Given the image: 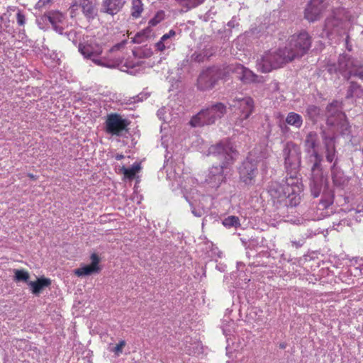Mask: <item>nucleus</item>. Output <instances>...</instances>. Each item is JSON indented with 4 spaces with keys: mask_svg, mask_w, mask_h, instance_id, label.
Segmentation results:
<instances>
[{
    "mask_svg": "<svg viewBox=\"0 0 363 363\" xmlns=\"http://www.w3.org/2000/svg\"><path fill=\"white\" fill-rule=\"evenodd\" d=\"M302 191L303 184L299 180H291L288 177L285 183L272 182L268 186L272 206L283 217L294 212V208L300 203Z\"/></svg>",
    "mask_w": 363,
    "mask_h": 363,
    "instance_id": "obj_1",
    "label": "nucleus"
},
{
    "mask_svg": "<svg viewBox=\"0 0 363 363\" xmlns=\"http://www.w3.org/2000/svg\"><path fill=\"white\" fill-rule=\"evenodd\" d=\"M238 152L228 140L220 141L208 148V155L216 157L220 164L209 169L206 181L212 187H218L227 180V176L238 156Z\"/></svg>",
    "mask_w": 363,
    "mask_h": 363,
    "instance_id": "obj_2",
    "label": "nucleus"
},
{
    "mask_svg": "<svg viewBox=\"0 0 363 363\" xmlns=\"http://www.w3.org/2000/svg\"><path fill=\"white\" fill-rule=\"evenodd\" d=\"M267 157L266 150L262 151L261 147L252 150L238 167L240 182L247 186L254 185L256 177L258 174L257 163Z\"/></svg>",
    "mask_w": 363,
    "mask_h": 363,
    "instance_id": "obj_3",
    "label": "nucleus"
},
{
    "mask_svg": "<svg viewBox=\"0 0 363 363\" xmlns=\"http://www.w3.org/2000/svg\"><path fill=\"white\" fill-rule=\"evenodd\" d=\"M227 113V106L223 103L216 102L201 109L189 122L192 127H201L214 124Z\"/></svg>",
    "mask_w": 363,
    "mask_h": 363,
    "instance_id": "obj_4",
    "label": "nucleus"
},
{
    "mask_svg": "<svg viewBox=\"0 0 363 363\" xmlns=\"http://www.w3.org/2000/svg\"><path fill=\"white\" fill-rule=\"evenodd\" d=\"M293 61L285 48L275 51H268L257 61V69L263 73H268L278 69L284 65Z\"/></svg>",
    "mask_w": 363,
    "mask_h": 363,
    "instance_id": "obj_5",
    "label": "nucleus"
},
{
    "mask_svg": "<svg viewBox=\"0 0 363 363\" xmlns=\"http://www.w3.org/2000/svg\"><path fill=\"white\" fill-rule=\"evenodd\" d=\"M310 189L311 195L314 198H317L321 194V199L318 203L319 209H327L333 203V192L329 189L327 179L323 174L317 173L312 175L310 182Z\"/></svg>",
    "mask_w": 363,
    "mask_h": 363,
    "instance_id": "obj_6",
    "label": "nucleus"
},
{
    "mask_svg": "<svg viewBox=\"0 0 363 363\" xmlns=\"http://www.w3.org/2000/svg\"><path fill=\"white\" fill-rule=\"evenodd\" d=\"M284 166L288 179L299 180L297 175L301 162V151L300 147L293 142H288L283 150Z\"/></svg>",
    "mask_w": 363,
    "mask_h": 363,
    "instance_id": "obj_7",
    "label": "nucleus"
},
{
    "mask_svg": "<svg viewBox=\"0 0 363 363\" xmlns=\"http://www.w3.org/2000/svg\"><path fill=\"white\" fill-rule=\"evenodd\" d=\"M337 69L346 80L354 77L363 81V60L349 54L340 55Z\"/></svg>",
    "mask_w": 363,
    "mask_h": 363,
    "instance_id": "obj_8",
    "label": "nucleus"
},
{
    "mask_svg": "<svg viewBox=\"0 0 363 363\" xmlns=\"http://www.w3.org/2000/svg\"><path fill=\"white\" fill-rule=\"evenodd\" d=\"M312 45V38L309 33L302 30L291 36L285 47L292 60L301 58L308 53Z\"/></svg>",
    "mask_w": 363,
    "mask_h": 363,
    "instance_id": "obj_9",
    "label": "nucleus"
},
{
    "mask_svg": "<svg viewBox=\"0 0 363 363\" xmlns=\"http://www.w3.org/2000/svg\"><path fill=\"white\" fill-rule=\"evenodd\" d=\"M78 50L85 59L91 60L96 65L112 67L110 62H105V59L101 57L103 52L102 46L94 39H84L83 42L79 43Z\"/></svg>",
    "mask_w": 363,
    "mask_h": 363,
    "instance_id": "obj_10",
    "label": "nucleus"
},
{
    "mask_svg": "<svg viewBox=\"0 0 363 363\" xmlns=\"http://www.w3.org/2000/svg\"><path fill=\"white\" fill-rule=\"evenodd\" d=\"M225 75V72L218 67H210L203 70L197 79V88L202 91L215 88L218 81Z\"/></svg>",
    "mask_w": 363,
    "mask_h": 363,
    "instance_id": "obj_11",
    "label": "nucleus"
},
{
    "mask_svg": "<svg viewBox=\"0 0 363 363\" xmlns=\"http://www.w3.org/2000/svg\"><path fill=\"white\" fill-rule=\"evenodd\" d=\"M130 121L123 118L120 114L114 113L107 116L105 123V131L111 135L123 136L128 131Z\"/></svg>",
    "mask_w": 363,
    "mask_h": 363,
    "instance_id": "obj_12",
    "label": "nucleus"
},
{
    "mask_svg": "<svg viewBox=\"0 0 363 363\" xmlns=\"http://www.w3.org/2000/svg\"><path fill=\"white\" fill-rule=\"evenodd\" d=\"M342 109V102L337 100H333L327 106L325 110L327 125L333 127L342 124L347 126L346 115Z\"/></svg>",
    "mask_w": 363,
    "mask_h": 363,
    "instance_id": "obj_13",
    "label": "nucleus"
},
{
    "mask_svg": "<svg viewBox=\"0 0 363 363\" xmlns=\"http://www.w3.org/2000/svg\"><path fill=\"white\" fill-rule=\"evenodd\" d=\"M320 136L327 162L330 163L333 162V164H337L338 159L337 157L336 137L335 134L330 133L325 129H322Z\"/></svg>",
    "mask_w": 363,
    "mask_h": 363,
    "instance_id": "obj_14",
    "label": "nucleus"
},
{
    "mask_svg": "<svg viewBox=\"0 0 363 363\" xmlns=\"http://www.w3.org/2000/svg\"><path fill=\"white\" fill-rule=\"evenodd\" d=\"M230 106L239 109L240 116L236 123L242 126H244L243 121H247L255 110L254 100L249 96L234 99Z\"/></svg>",
    "mask_w": 363,
    "mask_h": 363,
    "instance_id": "obj_15",
    "label": "nucleus"
},
{
    "mask_svg": "<svg viewBox=\"0 0 363 363\" xmlns=\"http://www.w3.org/2000/svg\"><path fill=\"white\" fill-rule=\"evenodd\" d=\"M228 72L234 74L235 77L245 84L258 83L260 82L258 79L259 77L257 74L250 69L239 63L228 65Z\"/></svg>",
    "mask_w": 363,
    "mask_h": 363,
    "instance_id": "obj_16",
    "label": "nucleus"
},
{
    "mask_svg": "<svg viewBox=\"0 0 363 363\" xmlns=\"http://www.w3.org/2000/svg\"><path fill=\"white\" fill-rule=\"evenodd\" d=\"M65 16L58 11H50L41 17L44 22L48 21L55 31L60 35L63 34L64 28L62 24L64 23Z\"/></svg>",
    "mask_w": 363,
    "mask_h": 363,
    "instance_id": "obj_17",
    "label": "nucleus"
},
{
    "mask_svg": "<svg viewBox=\"0 0 363 363\" xmlns=\"http://www.w3.org/2000/svg\"><path fill=\"white\" fill-rule=\"evenodd\" d=\"M126 4V0H102L100 12L113 16L121 12Z\"/></svg>",
    "mask_w": 363,
    "mask_h": 363,
    "instance_id": "obj_18",
    "label": "nucleus"
},
{
    "mask_svg": "<svg viewBox=\"0 0 363 363\" xmlns=\"http://www.w3.org/2000/svg\"><path fill=\"white\" fill-rule=\"evenodd\" d=\"M324 9L322 0H311L305 9V18L310 22L318 20Z\"/></svg>",
    "mask_w": 363,
    "mask_h": 363,
    "instance_id": "obj_19",
    "label": "nucleus"
},
{
    "mask_svg": "<svg viewBox=\"0 0 363 363\" xmlns=\"http://www.w3.org/2000/svg\"><path fill=\"white\" fill-rule=\"evenodd\" d=\"M331 176L334 185L343 189L348 183L349 179L336 164L331 166Z\"/></svg>",
    "mask_w": 363,
    "mask_h": 363,
    "instance_id": "obj_20",
    "label": "nucleus"
},
{
    "mask_svg": "<svg viewBox=\"0 0 363 363\" xmlns=\"http://www.w3.org/2000/svg\"><path fill=\"white\" fill-rule=\"evenodd\" d=\"M347 89L345 99L347 100L362 98L363 96V86L358 82L351 80H347Z\"/></svg>",
    "mask_w": 363,
    "mask_h": 363,
    "instance_id": "obj_21",
    "label": "nucleus"
},
{
    "mask_svg": "<svg viewBox=\"0 0 363 363\" xmlns=\"http://www.w3.org/2000/svg\"><path fill=\"white\" fill-rule=\"evenodd\" d=\"M79 7L82 9L83 15L89 22L93 21L98 15V9L94 1L79 4Z\"/></svg>",
    "mask_w": 363,
    "mask_h": 363,
    "instance_id": "obj_22",
    "label": "nucleus"
},
{
    "mask_svg": "<svg viewBox=\"0 0 363 363\" xmlns=\"http://www.w3.org/2000/svg\"><path fill=\"white\" fill-rule=\"evenodd\" d=\"M318 135L315 131H310L304 140L305 151L308 154L318 152L316 147L318 145Z\"/></svg>",
    "mask_w": 363,
    "mask_h": 363,
    "instance_id": "obj_23",
    "label": "nucleus"
},
{
    "mask_svg": "<svg viewBox=\"0 0 363 363\" xmlns=\"http://www.w3.org/2000/svg\"><path fill=\"white\" fill-rule=\"evenodd\" d=\"M50 284L51 280L43 277L38 278L35 281L28 282V286L30 287L32 293L35 295H38L43 289L49 287Z\"/></svg>",
    "mask_w": 363,
    "mask_h": 363,
    "instance_id": "obj_24",
    "label": "nucleus"
},
{
    "mask_svg": "<svg viewBox=\"0 0 363 363\" xmlns=\"http://www.w3.org/2000/svg\"><path fill=\"white\" fill-rule=\"evenodd\" d=\"M310 160L313 162V165L311 167L312 175L314 174H322V167L321 163L323 161V156L319 154L318 152H314L313 153L308 154Z\"/></svg>",
    "mask_w": 363,
    "mask_h": 363,
    "instance_id": "obj_25",
    "label": "nucleus"
},
{
    "mask_svg": "<svg viewBox=\"0 0 363 363\" xmlns=\"http://www.w3.org/2000/svg\"><path fill=\"white\" fill-rule=\"evenodd\" d=\"M141 169L140 163L135 162L131 167L126 168L123 166L120 169V172L123 174L124 177L125 179H128L129 180H132L135 178L136 174Z\"/></svg>",
    "mask_w": 363,
    "mask_h": 363,
    "instance_id": "obj_26",
    "label": "nucleus"
},
{
    "mask_svg": "<svg viewBox=\"0 0 363 363\" xmlns=\"http://www.w3.org/2000/svg\"><path fill=\"white\" fill-rule=\"evenodd\" d=\"M100 271L101 267H94V266H91V264H86L74 270V274L77 277H80L99 273Z\"/></svg>",
    "mask_w": 363,
    "mask_h": 363,
    "instance_id": "obj_27",
    "label": "nucleus"
},
{
    "mask_svg": "<svg viewBox=\"0 0 363 363\" xmlns=\"http://www.w3.org/2000/svg\"><path fill=\"white\" fill-rule=\"evenodd\" d=\"M285 122L287 125L299 129L303 125V118L298 113L290 112L288 113Z\"/></svg>",
    "mask_w": 363,
    "mask_h": 363,
    "instance_id": "obj_28",
    "label": "nucleus"
},
{
    "mask_svg": "<svg viewBox=\"0 0 363 363\" xmlns=\"http://www.w3.org/2000/svg\"><path fill=\"white\" fill-rule=\"evenodd\" d=\"M321 109L315 105H308L306 108V113L309 120L315 123L321 115Z\"/></svg>",
    "mask_w": 363,
    "mask_h": 363,
    "instance_id": "obj_29",
    "label": "nucleus"
},
{
    "mask_svg": "<svg viewBox=\"0 0 363 363\" xmlns=\"http://www.w3.org/2000/svg\"><path fill=\"white\" fill-rule=\"evenodd\" d=\"M133 54L137 58H149L152 55L153 52L150 48L145 46L135 48Z\"/></svg>",
    "mask_w": 363,
    "mask_h": 363,
    "instance_id": "obj_30",
    "label": "nucleus"
},
{
    "mask_svg": "<svg viewBox=\"0 0 363 363\" xmlns=\"http://www.w3.org/2000/svg\"><path fill=\"white\" fill-rule=\"evenodd\" d=\"M150 27L151 26H149L143 30L137 33L135 37L133 38L132 42L134 43H142L148 38H150L152 33V29Z\"/></svg>",
    "mask_w": 363,
    "mask_h": 363,
    "instance_id": "obj_31",
    "label": "nucleus"
},
{
    "mask_svg": "<svg viewBox=\"0 0 363 363\" xmlns=\"http://www.w3.org/2000/svg\"><path fill=\"white\" fill-rule=\"evenodd\" d=\"M222 223L225 227L228 228H237L240 226V219L238 216H229L225 218L222 220Z\"/></svg>",
    "mask_w": 363,
    "mask_h": 363,
    "instance_id": "obj_32",
    "label": "nucleus"
},
{
    "mask_svg": "<svg viewBox=\"0 0 363 363\" xmlns=\"http://www.w3.org/2000/svg\"><path fill=\"white\" fill-rule=\"evenodd\" d=\"M143 11V4L141 0H132V16L138 18Z\"/></svg>",
    "mask_w": 363,
    "mask_h": 363,
    "instance_id": "obj_33",
    "label": "nucleus"
},
{
    "mask_svg": "<svg viewBox=\"0 0 363 363\" xmlns=\"http://www.w3.org/2000/svg\"><path fill=\"white\" fill-rule=\"evenodd\" d=\"M14 280L16 281H23L28 284L30 275L29 273L24 269H15Z\"/></svg>",
    "mask_w": 363,
    "mask_h": 363,
    "instance_id": "obj_34",
    "label": "nucleus"
},
{
    "mask_svg": "<svg viewBox=\"0 0 363 363\" xmlns=\"http://www.w3.org/2000/svg\"><path fill=\"white\" fill-rule=\"evenodd\" d=\"M164 16H165V13H164V11L160 10V11H157L156 13V14L155 15V16L149 21V22H148L149 26H157L159 23H160L162 20H164Z\"/></svg>",
    "mask_w": 363,
    "mask_h": 363,
    "instance_id": "obj_35",
    "label": "nucleus"
},
{
    "mask_svg": "<svg viewBox=\"0 0 363 363\" xmlns=\"http://www.w3.org/2000/svg\"><path fill=\"white\" fill-rule=\"evenodd\" d=\"M191 213L196 217H201L205 213V210L202 207H196L194 203L189 202Z\"/></svg>",
    "mask_w": 363,
    "mask_h": 363,
    "instance_id": "obj_36",
    "label": "nucleus"
},
{
    "mask_svg": "<svg viewBox=\"0 0 363 363\" xmlns=\"http://www.w3.org/2000/svg\"><path fill=\"white\" fill-rule=\"evenodd\" d=\"M65 35L69 40H71L74 45L77 44V32L74 30H71L69 31L64 32Z\"/></svg>",
    "mask_w": 363,
    "mask_h": 363,
    "instance_id": "obj_37",
    "label": "nucleus"
},
{
    "mask_svg": "<svg viewBox=\"0 0 363 363\" xmlns=\"http://www.w3.org/2000/svg\"><path fill=\"white\" fill-rule=\"evenodd\" d=\"M125 345L124 340H121L111 351L113 352L117 356H118L123 352V348Z\"/></svg>",
    "mask_w": 363,
    "mask_h": 363,
    "instance_id": "obj_38",
    "label": "nucleus"
},
{
    "mask_svg": "<svg viewBox=\"0 0 363 363\" xmlns=\"http://www.w3.org/2000/svg\"><path fill=\"white\" fill-rule=\"evenodd\" d=\"M170 45L171 43H165L164 41H162L161 40H160V41L155 44L157 50L161 52L164 50L166 48H169Z\"/></svg>",
    "mask_w": 363,
    "mask_h": 363,
    "instance_id": "obj_39",
    "label": "nucleus"
},
{
    "mask_svg": "<svg viewBox=\"0 0 363 363\" xmlns=\"http://www.w3.org/2000/svg\"><path fill=\"white\" fill-rule=\"evenodd\" d=\"M206 55L203 53H196L194 52L191 55V60L196 62H202L204 61Z\"/></svg>",
    "mask_w": 363,
    "mask_h": 363,
    "instance_id": "obj_40",
    "label": "nucleus"
},
{
    "mask_svg": "<svg viewBox=\"0 0 363 363\" xmlns=\"http://www.w3.org/2000/svg\"><path fill=\"white\" fill-rule=\"evenodd\" d=\"M52 1L53 0H39L35 5V9H43L48 5L50 4Z\"/></svg>",
    "mask_w": 363,
    "mask_h": 363,
    "instance_id": "obj_41",
    "label": "nucleus"
},
{
    "mask_svg": "<svg viewBox=\"0 0 363 363\" xmlns=\"http://www.w3.org/2000/svg\"><path fill=\"white\" fill-rule=\"evenodd\" d=\"M16 20L19 26H23L26 23V17L24 14L20 11H18L16 14Z\"/></svg>",
    "mask_w": 363,
    "mask_h": 363,
    "instance_id": "obj_42",
    "label": "nucleus"
},
{
    "mask_svg": "<svg viewBox=\"0 0 363 363\" xmlns=\"http://www.w3.org/2000/svg\"><path fill=\"white\" fill-rule=\"evenodd\" d=\"M91 263L90 264L91 266H94V267H100L99 266V263L100 262V258L96 253H93L91 255Z\"/></svg>",
    "mask_w": 363,
    "mask_h": 363,
    "instance_id": "obj_43",
    "label": "nucleus"
},
{
    "mask_svg": "<svg viewBox=\"0 0 363 363\" xmlns=\"http://www.w3.org/2000/svg\"><path fill=\"white\" fill-rule=\"evenodd\" d=\"M127 43V40H123L122 42H121L120 43H117L115 45H113L111 49H110V52H114L116 50H120L121 48H124L125 45Z\"/></svg>",
    "mask_w": 363,
    "mask_h": 363,
    "instance_id": "obj_44",
    "label": "nucleus"
},
{
    "mask_svg": "<svg viewBox=\"0 0 363 363\" xmlns=\"http://www.w3.org/2000/svg\"><path fill=\"white\" fill-rule=\"evenodd\" d=\"M227 26L230 28H234L239 26V23L238 22V19L236 16H233L232 19L227 23Z\"/></svg>",
    "mask_w": 363,
    "mask_h": 363,
    "instance_id": "obj_45",
    "label": "nucleus"
},
{
    "mask_svg": "<svg viewBox=\"0 0 363 363\" xmlns=\"http://www.w3.org/2000/svg\"><path fill=\"white\" fill-rule=\"evenodd\" d=\"M333 227L337 225V230H339V229H338L339 226H340V225H350L349 220L347 219H346V218H343V219L340 220L338 223H336L335 222H333Z\"/></svg>",
    "mask_w": 363,
    "mask_h": 363,
    "instance_id": "obj_46",
    "label": "nucleus"
},
{
    "mask_svg": "<svg viewBox=\"0 0 363 363\" xmlns=\"http://www.w3.org/2000/svg\"><path fill=\"white\" fill-rule=\"evenodd\" d=\"M337 126H340V128L342 129V134H347V133H349V129H350V125L349 124L347 123V125H343L342 124H339Z\"/></svg>",
    "mask_w": 363,
    "mask_h": 363,
    "instance_id": "obj_47",
    "label": "nucleus"
},
{
    "mask_svg": "<svg viewBox=\"0 0 363 363\" xmlns=\"http://www.w3.org/2000/svg\"><path fill=\"white\" fill-rule=\"evenodd\" d=\"M279 126L283 133H286L289 131V128L284 123H280Z\"/></svg>",
    "mask_w": 363,
    "mask_h": 363,
    "instance_id": "obj_48",
    "label": "nucleus"
},
{
    "mask_svg": "<svg viewBox=\"0 0 363 363\" xmlns=\"http://www.w3.org/2000/svg\"><path fill=\"white\" fill-rule=\"evenodd\" d=\"M205 0H192L191 3V6L192 8L196 7L197 6L203 4Z\"/></svg>",
    "mask_w": 363,
    "mask_h": 363,
    "instance_id": "obj_49",
    "label": "nucleus"
},
{
    "mask_svg": "<svg viewBox=\"0 0 363 363\" xmlns=\"http://www.w3.org/2000/svg\"><path fill=\"white\" fill-rule=\"evenodd\" d=\"M177 1L179 2V3H184L186 4V6L189 8V9H191L192 8L191 6V1L192 0H176Z\"/></svg>",
    "mask_w": 363,
    "mask_h": 363,
    "instance_id": "obj_50",
    "label": "nucleus"
},
{
    "mask_svg": "<svg viewBox=\"0 0 363 363\" xmlns=\"http://www.w3.org/2000/svg\"><path fill=\"white\" fill-rule=\"evenodd\" d=\"M169 39H170V37L167 35V33H166V34L163 35L162 36V38H160V40H161L162 41H164V42H165V43H170V42L169 41Z\"/></svg>",
    "mask_w": 363,
    "mask_h": 363,
    "instance_id": "obj_51",
    "label": "nucleus"
},
{
    "mask_svg": "<svg viewBox=\"0 0 363 363\" xmlns=\"http://www.w3.org/2000/svg\"><path fill=\"white\" fill-rule=\"evenodd\" d=\"M292 245L294 246H295L296 248H298L300 247H301L303 245V242L299 240V241H292Z\"/></svg>",
    "mask_w": 363,
    "mask_h": 363,
    "instance_id": "obj_52",
    "label": "nucleus"
},
{
    "mask_svg": "<svg viewBox=\"0 0 363 363\" xmlns=\"http://www.w3.org/2000/svg\"><path fill=\"white\" fill-rule=\"evenodd\" d=\"M74 7H79V0H74L72 3L70 9H72V11H73Z\"/></svg>",
    "mask_w": 363,
    "mask_h": 363,
    "instance_id": "obj_53",
    "label": "nucleus"
},
{
    "mask_svg": "<svg viewBox=\"0 0 363 363\" xmlns=\"http://www.w3.org/2000/svg\"><path fill=\"white\" fill-rule=\"evenodd\" d=\"M167 35L170 37V38L172 37H174L175 35H176V32L174 30H170L168 33H167Z\"/></svg>",
    "mask_w": 363,
    "mask_h": 363,
    "instance_id": "obj_54",
    "label": "nucleus"
},
{
    "mask_svg": "<svg viewBox=\"0 0 363 363\" xmlns=\"http://www.w3.org/2000/svg\"><path fill=\"white\" fill-rule=\"evenodd\" d=\"M136 98H137V100H136L137 101H142L143 98V94H140L136 96Z\"/></svg>",
    "mask_w": 363,
    "mask_h": 363,
    "instance_id": "obj_55",
    "label": "nucleus"
},
{
    "mask_svg": "<svg viewBox=\"0 0 363 363\" xmlns=\"http://www.w3.org/2000/svg\"><path fill=\"white\" fill-rule=\"evenodd\" d=\"M123 157H124V156L123 155H117L116 156V159L118 160H120L123 159Z\"/></svg>",
    "mask_w": 363,
    "mask_h": 363,
    "instance_id": "obj_56",
    "label": "nucleus"
},
{
    "mask_svg": "<svg viewBox=\"0 0 363 363\" xmlns=\"http://www.w3.org/2000/svg\"><path fill=\"white\" fill-rule=\"evenodd\" d=\"M88 1H94V0H79V4Z\"/></svg>",
    "mask_w": 363,
    "mask_h": 363,
    "instance_id": "obj_57",
    "label": "nucleus"
},
{
    "mask_svg": "<svg viewBox=\"0 0 363 363\" xmlns=\"http://www.w3.org/2000/svg\"><path fill=\"white\" fill-rule=\"evenodd\" d=\"M279 347L281 348V349H284L286 347V345L285 344L282 343V344H280Z\"/></svg>",
    "mask_w": 363,
    "mask_h": 363,
    "instance_id": "obj_58",
    "label": "nucleus"
},
{
    "mask_svg": "<svg viewBox=\"0 0 363 363\" xmlns=\"http://www.w3.org/2000/svg\"><path fill=\"white\" fill-rule=\"evenodd\" d=\"M28 177H29L30 178H32V179H34V178H35V176H34L33 174H28Z\"/></svg>",
    "mask_w": 363,
    "mask_h": 363,
    "instance_id": "obj_59",
    "label": "nucleus"
},
{
    "mask_svg": "<svg viewBox=\"0 0 363 363\" xmlns=\"http://www.w3.org/2000/svg\"><path fill=\"white\" fill-rule=\"evenodd\" d=\"M322 1H324V0H322Z\"/></svg>",
    "mask_w": 363,
    "mask_h": 363,
    "instance_id": "obj_60",
    "label": "nucleus"
},
{
    "mask_svg": "<svg viewBox=\"0 0 363 363\" xmlns=\"http://www.w3.org/2000/svg\"><path fill=\"white\" fill-rule=\"evenodd\" d=\"M362 266H363V264H362Z\"/></svg>",
    "mask_w": 363,
    "mask_h": 363,
    "instance_id": "obj_61",
    "label": "nucleus"
}]
</instances>
